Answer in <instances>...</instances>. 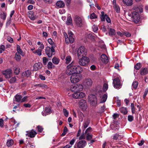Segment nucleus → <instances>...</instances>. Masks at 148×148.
Returning a JSON list of instances; mask_svg holds the SVG:
<instances>
[{"instance_id":"nucleus-21","label":"nucleus","mask_w":148,"mask_h":148,"mask_svg":"<svg viewBox=\"0 0 148 148\" xmlns=\"http://www.w3.org/2000/svg\"><path fill=\"white\" fill-rule=\"evenodd\" d=\"M123 3L127 6H131L133 4L132 0H122Z\"/></svg>"},{"instance_id":"nucleus-31","label":"nucleus","mask_w":148,"mask_h":148,"mask_svg":"<svg viewBox=\"0 0 148 148\" xmlns=\"http://www.w3.org/2000/svg\"><path fill=\"white\" fill-rule=\"evenodd\" d=\"M107 97V95L106 94H104L101 97V98L100 103H101L105 102L106 100Z\"/></svg>"},{"instance_id":"nucleus-60","label":"nucleus","mask_w":148,"mask_h":148,"mask_svg":"<svg viewBox=\"0 0 148 148\" xmlns=\"http://www.w3.org/2000/svg\"><path fill=\"white\" fill-rule=\"evenodd\" d=\"M103 90L106 91L108 89V86L107 84H104L103 86Z\"/></svg>"},{"instance_id":"nucleus-19","label":"nucleus","mask_w":148,"mask_h":148,"mask_svg":"<svg viewBox=\"0 0 148 148\" xmlns=\"http://www.w3.org/2000/svg\"><path fill=\"white\" fill-rule=\"evenodd\" d=\"M42 67V64L40 62L36 63L34 66V70L35 71H37L40 69Z\"/></svg>"},{"instance_id":"nucleus-22","label":"nucleus","mask_w":148,"mask_h":148,"mask_svg":"<svg viewBox=\"0 0 148 148\" xmlns=\"http://www.w3.org/2000/svg\"><path fill=\"white\" fill-rule=\"evenodd\" d=\"M133 9L135 10L137 13H142L143 11V8L141 6H140L139 7L134 6L133 8Z\"/></svg>"},{"instance_id":"nucleus-8","label":"nucleus","mask_w":148,"mask_h":148,"mask_svg":"<svg viewBox=\"0 0 148 148\" xmlns=\"http://www.w3.org/2000/svg\"><path fill=\"white\" fill-rule=\"evenodd\" d=\"M54 48L50 47L49 46H47L46 48L45 53L49 57H51L52 55H54V54H53L55 51Z\"/></svg>"},{"instance_id":"nucleus-55","label":"nucleus","mask_w":148,"mask_h":148,"mask_svg":"<svg viewBox=\"0 0 148 148\" xmlns=\"http://www.w3.org/2000/svg\"><path fill=\"white\" fill-rule=\"evenodd\" d=\"M72 0H64L67 6H68L71 4Z\"/></svg>"},{"instance_id":"nucleus-16","label":"nucleus","mask_w":148,"mask_h":148,"mask_svg":"<svg viewBox=\"0 0 148 148\" xmlns=\"http://www.w3.org/2000/svg\"><path fill=\"white\" fill-rule=\"evenodd\" d=\"M92 81L91 79L87 78L85 80L84 82V84L86 87H89L92 85Z\"/></svg>"},{"instance_id":"nucleus-14","label":"nucleus","mask_w":148,"mask_h":148,"mask_svg":"<svg viewBox=\"0 0 148 148\" xmlns=\"http://www.w3.org/2000/svg\"><path fill=\"white\" fill-rule=\"evenodd\" d=\"M116 0H113V7L115 11L117 13L120 12V8L119 5L116 3Z\"/></svg>"},{"instance_id":"nucleus-37","label":"nucleus","mask_w":148,"mask_h":148,"mask_svg":"<svg viewBox=\"0 0 148 148\" xmlns=\"http://www.w3.org/2000/svg\"><path fill=\"white\" fill-rule=\"evenodd\" d=\"M13 143V140L12 139L8 140L6 143V145L8 147L11 146Z\"/></svg>"},{"instance_id":"nucleus-6","label":"nucleus","mask_w":148,"mask_h":148,"mask_svg":"<svg viewBox=\"0 0 148 148\" xmlns=\"http://www.w3.org/2000/svg\"><path fill=\"white\" fill-rule=\"evenodd\" d=\"M132 16L133 21L135 23H138L140 20V17L138 14L136 12L134 11L132 12Z\"/></svg>"},{"instance_id":"nucleus-24","label":"nucleus","mask_w":148,"mask_h":148,"mask_svg":"<svg viewBox=\"0 0 148 148\" xmlns=\"http://www.w3.org/2000/svg\"><path fill=\"white\" fill-rule=\"evenodd\" d=\"M101 59L102 62L106 63L108 62V59L107 56L105 54H102L101 56Z\"/></svg>"},{"instance_id":"nucleus-36","label":"nucleus","mask_w":148,"mask_h":148,"mask_svg":"<svg viewBox=\"0 0 148 148\" xmlns=\"http://www.w3.org/2000/svg\"><path fill=\"white\" fill-rule=\"evenodd\" d=\"M66 23L67 25H70L72 24V19L70 16L68 17Z\"/></svg>"},{"instance_id":"nucleus-41","label":"nucleus","mask_w":148,"mask_h":148,"mask_svg":"<svg viewBox=\"0 0 148 148\" xmlns=\"http://www.w3.org/2000/svg\"><path fill=\"white\" fill-rule=\"evenodd\" d=\"M93 131L92 128L89 127L87 128L85 131V134H90V133Z\"/></svg>"},{"instance_id":"nucleus-25","label":"nucleus","mask_w":148,"mask_h":148,"mask_svg":"<svg viewBox=\"0 0 148 148\" xmlns=\"http://www.w3.org/2000/svg\"><path fill=\"white\" fill-rule=\"evenodd\" d=\"M31 74V71L29 70H27L23 73L22 75L23 77H28L30 76Z\"/></svg>"},{"instance_id":"nucleus-23","label":"nucleus","mask_w":148,"mask_h":148,"mask_svg":"<svg viewBox=\"0 0 148 148\" xmlns=\"http://www.w3.org/2000/svg\"><path fill=\"white\" fill-rule=\"evenodd\" d=\"M148 73V69L147 68H142L140 70V73L141 75H144Z\"/></svg>"},{"instance_id":"nucleus-50","label":"nucleus","mask_w":148,"mask_h":148,"mask_svg":"<svg viewBox=\"0 0 148 148\" xmlns=\"http://www.w3.org/2000/svg\"><path fill=\"white\" fill-rule=\"evenodd\" d=\"M48 61V59L47 58L45 57H44L42 58V62L43 64L44 65H46L47 63V62Z\"/></svg>"},{"instance_id":"nucleus-53","label":"nucleus","mask_w":148,"mask_h":148,"mask_svg":"<svg viewBox=\"0 0 148 148\" xmlns=\"http://www.w3.org/2000/svg\"><path fill=\"white\" fill-rule=\"evenodd\" d=\"M133 116L132 115H128V119L129 121L132 122L133 120Z\"/></svg>"},{"instance_id":"nucleus-1","label":"nucleus","mask_w":148,"mask_h":148,"mask_svg":"<svg viewBox=\"0 0 148 148\" xmlns=\"http://www.w3.org/2000/svg\"><path fill=\"white\" fill-rule=\"evenodd\" d=\"M82 71V68L77 66V63L74 61H73L67 66L66 73L68 75H72L76 73H79Z\"/></svg>"},{"instance_id":"nucleus-49","label":"nucleus","mask_w":148,"mask_h":148,"mask_svg":"<svg viewBox=\"0 0 148 148\" xmlns=\"http://www.w3.org/2000/svg\"><path fill=\"white\" fill-rule=\"evenodd\" d=\"M90 16L91 19H95L97 18V16L94 13L91 14Z\"/></svg>"},{"instance_id":"nucleus-43","label":"nucleus","mask_w":148,"mask_h":148,"mask_svg":"<svg viewBox=\"0 0 148 148\" xmlns=\"http://www.w3.org/2000/svg\"><path fill=\"white\" fill-rule=\"evenodd\" d=\"M76 85H73L71 86L70 90L72 92H76Z\"/></svg>"},{"instance_id":"nucleus-30","label":"nucleus","mask_w":148,"mask_h":148,"mask_svg":"<svg viewBox=\"0 0 148 148\" xmlns=\"http://www.w3.org/2000/svg\"><path fill=\"white\" fill-rule=\"evenodd\" d=\"M109 35L110 36L114 35L115 34V30L112 28H110L109 31Z\"/></svg>"},{"instance_id":"nucleus-51","label":"nucleus","mask_w":148,"mask_h":148,"mask_svg":"<svg viewBox=\"0 0 148 148\" xmlns=\"http://www.w3.org/2000/svg\"><path fill=\"white\" fill-rule=\"evenodd\" d=\"M5 49V46L3 45L0 47V53H1L3 51H4Z\"/></svg>"},{"instance_id":"nucleus-33","label":"nucleus","mask_w":148,"mask_h":148,"mask_svg":"<svg viewBox=\"0 0 148 148\" xmlns=\"http://www.w3.org/2000/svg\"><path fill=\"white\" fill-rule=\"evenodd\" d=\"M22 97L21 95L18 94L16 95L15 96V101L17 102H21Z\"/></svg>"},{"instance_id":"nucleus-28","label":"nucleus","mask_w":148,"mask_h":148,"mask_svg":"<svg viewBox=\"0 0 148 148\" xmlns=\"http://www.w3.org/2000/svg\"><path fill=\"white\" fill-rule=\"evenodd\" d=\"M18 52H16L15 53V56L14 58L15 60L17 62L19 61L21 58V57Z\"/></svg>"},{"instance_id":"nucleus-4","label":"nucleus","mask_w":148,"mask_h":148,"mask_svg":"<svg viewBox=\"0 0 148 148\" xmlns=\"http://www.w3.org/2000/svg\"><path fill=\"white\" fill-rule=\"evenodd\" d=\"M78 73H76L71 75L70 80L72 83L75 84L77 83L80 80L81 78L80 76Z\"/></svg>"},{"instance_id":"nucleus-12","label":"nucleus","mask_w":148,"mask_h":148,"mask_svg":"<svg viewBox=\"0 0 148 148\" xmlns=\"http://www.w3.org/2000/svg\"><path fill=\"white\" fill-rule=\"evenodd\" d=\"M85 94L82 92H76L73 95V97L75 99H80L84 97Z\"/></svg>"},{"instance_id":"nucleus-46","label":"nucleus","mask_w":148,"mask_h":148,"mask_svg":"<svg viewBox=\"0 0 148 148\" xmlns=\"http://www.w3.org/2000/svg\"><path fill=\"white\" fill-rule=\"evenodd\" d=\"M45 111L47 115L50 114L51 113V109L49 107H46L45 109Z\"/></svg>"},{"instance_id":"nucleus-29","label":"nucleus","mask_w":148,"mask_h":148,"mask_svg":"<svg viewBox=\"0 0 148 148\" xmlns=\"http://www.w3.org/2000/svg\"><path fill=\"white\" fill-rule=\"evenodd\" d=\"M17 52L19 53H20V54L23 56L24 55V53L22 50L20 48V46L17 45Z\"/></svg>"},{"instance_id":"nucleus-63","label":"nucleus","mask_w":148,"mask_h":148,"mask_svg":"<svg viewBox=\"0 0 148 148\" xmlns=\"http://www.w3.org/2000/svg\"><path fill=\"white\" fill-rule=\"evenodd\" d=\"M85 138L84 133L79 137V139L80 140L84 139Z\"/></svg>"},{"instance_id":"nucleus-32","label":"nucleus","mask_w":148,"mask_h":148,"mask_svg":"<svg viewBox=\"0 0 148 148\" xmlns=\"http://www.w3.org/2000/svg\"><path fill=\"white\" fill-rule=\"evenodd\" d=\"M48 42L51 45V48H55L56 46L51 39L49 38L48 40Z\"/></svg>"},{"instance_id":"nucleus-45","label":"nucleus","mask_w":148,"mask_h":148,"mask_svg":"<svg viewBox=\"0 0 148 148\" xmlns=\"http://www.w3.org/2000/svg\"><path fill=\"white\" fill-rule=\"evenodd\" d=\"M141 64L140 63H137L134 66V68L137 70H138L141 68Z\"/></svg>"},{"instance_id":"nucleus-13","label":"nucleus","mask_w":148,"mask_h":148,"mask_svg":"<svg viewBox=\"0 0 148 148\" xmlns=\"http://www.w3.org/2000/svg\"><path fill=\"white\" fill-rule=\"evenodd\" d=\"M90 119H85L84 120L82 124V129L83 132L84 131L85 129L88 127L90 123Z\"/></svg>"},{"instance_id":"nucleus-20","label":"nucleus","mask_w":148,"mask_h":148,"mask_svg":"<svg viewBox=\"0 0 148 148\" xmlns=\"http://www.w3.org/2000/svg\"><path fill=\"white\" fill-rule=\"evenodd\" d=\"M36 134L37 133L36 132L33 130H31L26 135H27L30 137L33 138L35 136Z\"/></svg>"},{"instance_id":"nucleus-10","label":"nucleus","mask_w":148,"mask_h":148,"mask_svg":"<svg viewBox=\"0 0 148 148\" xmlns=\"http://www.w3.org/2000/svg\"><path fill=\"white\" fill-rule=\"evenodd\" d=\"M86 145V142L85 140H80L75 145L74 148H84Z\"/></svg>"},{"instance_id":"nucleus-5","label":"nucleus","mask_w":148,"mask_h":148,"mask_svg":"<svg viewBox=\"0 0 148 148\" xmlns=\"http://www.w3.org/2000/svg\"><path fill=\"white\" fill-rule=\"evenodd\" d=\"M89 61L88 58L84 56L79 59L78 63L79 65L82 66H86L88 65Z\"/></svg>"},{"instance_id":"nucleus-7","label":"nucleus","mask_w":148,"mask_h":148,"mask_svg":"<svg viewBox=\"0 0 148 148\" xmlns=\"http://www.w3.org/2000/svg\"><path fill=\"white\" fill-rule=\"evenodd\" d=\"M89 100L90 104L93 106H95L97 103V99L95 96L94 95H90L89 96Z\"/></svg>"},{"instance_id":"nucleus-42","label":"nucleus","mask_w":148,"mask_h":148,"mask_svg":"<svg viewBox=\"0 0 148 148\" xmlns=\"http://www.w3.org/2000/svg\"><path fill=\"white\" fill-rule=\"evenodd\" d=\"M85 135H86V140H90L92 138L93 135L92 134H87Z\"/></svg>"},{"instance_id":"nucleus-27","label":"nucleus","mask_w":148,"mask_h":148,"mask_svg":"<svg viewBox=\"0 0 148 148\" xmlns=\"http://www.w3.org/2000/svg\"><path fill=\"white\" fill-rule=\"evenodd\" d=\"M119 110L121 113L124 114H127L128 112L127 109L124 107L120 108L119 109Z\"/></svg>"},{"instance_id":"nucleus-57","label":"nucleus","mask_w":148,"mask_h":148,"mask_svg":"<svg viewBox=\"0 0 148 148\" xmlns=\"http://www.w3.org/2000/svg\"><path fill=\"white\" fill-rule=\"evenodd\" d=\"M148 92V88H147L145 89V92L143 96L144 99H145L147 95Z\"/></svg>"},{"instance_id":"nucleus-47","label":"nucleus","mask_w":148,"mask_h":148,"mask_svg":"<svg viewBox=\"0 0 148 148\" xmlns=\"http://www.w3.org/2000/svg\"><path fill=\"white\" fill-rule=\"evenodd\" d=\"M0 16L1 19H3L4 20L5 19L6 16V14L4 12H3L0 14Z\"/></svg>"},{"instance_id":"nucleus-40","label":"nucleus","mask_w":148,"mask_h":148,"mask_svg":"<svg viewBox=\"0 0 148 148\" xmlns=\"http://www.w3.org/2000/svg\"><path fill=\"white\" fill-rule=\"evenodd\" d=\"M66 64H69L71 60V57L70 56H67L65 59Z\"/></svg>"},{"instance_id":"nucleus-61","label":"nucleus","mask_w":148,"mask_h":148,"mask_svg":"<svg viewBox=\"0 0 148 148\" xmlns=\"http://www.w3.org/2000/svg\"><path fill=\"white\" fill-rule=\"evenodd\" d=\"M106 19L107 22L108 23H110L111 22L110 19V18L106 14Z\"/></svg>"},{"instance_id":"nucleus-9","label":"nucleus","mask_w":148,"mask_h":148,"mask_svg":"<svg viewBox=\"0 0 148 148\" xmlns=\"http://www.w3.org/2000/svg\"><path fill=\"white\" fill-rule=\"evenodd\" d=\"M74 21L78 27H81L82 25V20L81 18L77 16H75Z\"/></svg>"},{"instance_id":"nucleus-38","label":"nucleus","mask_w":148,"mask_h":148,"mask_svg":"<svg viewBox=\"0 0 148 148\" xmlns=\"http://www.w3.org/2000/svg\"><path fill=\"white\" fill-rule=\"evenodd\" d=\"M121 136L118 134H115L113 136V139L116 140H120L121 138Z\"/></svg>"},{"instance_id":"nucleus-44","label":"nucleus","mask_w":148,"mask_h":148,"mask_svg":"<svg viewBox=\"0 0 148 148\" xmlns=\"http://www.w3.org/2000/svg\"><path fill=\"white\" fill-rule=\"evenodd\" d=\"M138 85V82L137 81L134 82L132 84V87L134 89H136Z\"/></svg>"},{"instance_id":"nucleus-34","label":"nucleus","mask_w":148,"mask_h":148,"mask_svg":"<svg viewBox=\"0 0 148 148\" xmlns=\"http://www.w3.org/2000/svg\"><path fill=\"white\" fill-rule=\"evenodd\" d=\"M53 63L55 64H58L60 61V60L56 57H53L52 59Z\"/></svg>"},{"instance_id":"nucleus-18","label":"nucleus","mask_w":148,"mask_h":148,"mask_svg":"<svg viewBox=\"0 0 148 148\" xmlns=\"http://www.w3.org/2000/svg\"><path fill=\"white\" fill-rule=\"evenodd\" d=\"M56 5L57 8H62L65 7V5L63 1L60 0L56 2Z\"/></svg>"},{"instance_id":"nucleus-54","label":"nucleus","mask_w":148,"mask_h":148,"mask_svg":"<svg viewBox=\"0 0 148 148\" xmlns=\"http://www.w3.org/2000/svg\"><path fill=\"white\" fill-rule=\"evenodd\" d=\"M92 28L93 29V31L94 32H96L98 30V28L97 26L95 25H93L92 26Z\"/></svg>"},{"instance_id":"nucleus-52","label":"nucleus","mask_w":148,"mask_h":148,"mask_svg":"<svg viewBox=\"0 0 148 148\" xmlns=\"http://www.w3.org/2000/svg\"><path fill=\"white\" fill-rule=\"evenodd\" d=\"M63 112L64 116L66 117H67L69 114L68 112L65 108L63 109Z\"/></svg>"},{"instance_id":"nucleus-35","label":"nucleus","mask_w":148,"mask_h":148,"mask_svg":"<svg viewBox=\"0 0 148 148\" xmlns=\"http://www.w3.org/2000/svg\"><path fill=\"white\" fill-rule=\"evenodd\" d=\"M55 67V66L51 62H49L47 64V68L49 69L50 70Z\"/></svg>"},{"instance_id":"nucleus-48","label":"nucleus","mask_w":148,"mask_h":148,"mask_svg":"<svg viewBox=\"0 0 148 148\" xmlns=\"http://www.w3.org/2000/svg\"><path fill=\"white\" fill-rule=\"evenodd\" d=\"M16 80V77H11L9 81L10 83H12L15 82Z\"/></svg>"},{"instance_id":"nucleus-17","label":"nucleus","mask_w":148,"mask_h":148,"mask_svg":"<svg viewBox=\"0 0 148 148\" xmlns=\"http://www.w3.org/2000/svg\"><path fill=\"white\" fill-rule=\"evenodd\" d=\"M12 73L11 70L10 69H7L3 72V74L4 75L6 78H9L10 77Z\"/></svg>"},{"instance_id":"nucleus-15","label":"nucleus","mask_w":148,"mask_h":148,"mask_svg":"<svg viewBox=\"0 0 148 148\" xmlns=\"http://www.w3.org/2000/svg\"><path fill=\"white\" fill-rule=\"evenodd\" d=\"M113 84L114 88H119L120 86V82L119 79L118 78H116L114 79Z\"/></svg>"},{"instance_id":"nucleus-11","label":"nucleus","mask_w":148,"mask_h":148,"mask_svg":"<svg viewBox=\"0 0 148 148\" xmlns=\"http://www.w3.org/2000/svg\"><path fill=\"white\" fill-rule=\"evenodd\" d=\"M79 105L82 110L84 111L85 110L87 107L86 101L83 99L80 100L79 102Z\"/></svg>"},{"instance_id":"nucleus-3","label":"nucleus","mask_w":148,"mask_h":148,"mask_svg":"<svg viewBox=\"0 0 148 148\" xmlns=\"http://www.w3.org/2000/svg\"><path fill=\"white\" fill-rule=\"evenodd\" d=\"M87 50L84 46H81L78 49L77 51V56L78 58L87 54Z\"/></svg>"},{"instance_id":"nucleus-62","label":"nucleus","mask_w":148,"mask_h":148,"mask_svg":"<svg viewBox=\"0 0 148 148\" xmlns=\"http://www.w3.org/2000/svg\"><path fill=\"white\" fill-rule=\"evenodd\" d=\"M88 37L89 38L91 39H94L95 38L94 36L92 35V34H89L88 35Z\"/></svg>"},{"instance_id":"nucleus-2","label":"nucleus","mask_w":148,"mask_h":148,"mask_svg":"<svg viewBox=\"0 0 148 148\" xmlns=\"http://www.w3.org/2000/svg\"><path fill=\"white\" fill-rule=\"evenodd\" d=\"M68 35L69 37L66 33H64L66 43L67 44L69 43H73L74 41V39L73 37V34L72 32L71 31H69Z\"/></svg>"},{"instance_id":"nucleus-56","label":"nucleus","mask_w":148,"mask_h":148,"mask_svg":"<svg viewBox=\"0 0 148 148\" xmlns=\"http://www.w3.org/2000/svg\"><path fill=\"white\" fill-rule=\"evenodd\" d=\"M14 73L18 75L19 72V69L18 68L14 67Z\"/></svg>"},{"instance_id":"nucleus-59","label":"nucleus","mask_w":148,"mask_h":148,"mask_svg":"<svg viewBox=\"0 0 148 148\" xmlns=\"http://www.w3.org/2000/svg\"><path fill=\"white\" fill-rule=\"evenodd\" d=\"M37 128L38 131L40 132H42L43 130V128L42 127L39 125L37 126Z\"/></svg>"},{"instance_id":"nucleus-58","label":"nucleus","mask_w":148,"mask_h":148,"mask_svg":"<svg viewBox=\"0 0 148 148\" xmlns=\"http://www.w3.org/2000/svg\"><path fill=\"white\" fill-rule=\"evenodd\" d=\"M131 108H132V113L133 114H134V113L135 112V109H134V105L133 104V103H131Z\"/></svg>"},{"instance_id":"nucleus-39","label":"nucleus","mask_w":148,"mask_h":148,"mask_svg":"<svg viewBox=\"0 0 148 148\" xmlns=\"http://www.w3.org/2000/svg\"><path fill=\"white\" fill-rule=\"evenodd\" d=\"M41 49H40L39 48H38L37 50L33 51L34 53H37V55L39 56H40L41 55Z\"/></svg>"},{"instance_id":"nucleus-26","label":"nucleus","mask_w":148,"mask_h":148,"mask_svg":"<svg viewBox=\"0 0 148 148\" xmlns=\"http://www.w3.org/2000/svg\"><path fill=\"white\" fill-rule=\"evenodd\" d=\"M76 92H79L81 91L82 90L83 87V85L81 84H76Z\"/></svg>"},{"instance_id":"nucleus-64","label":"nucleus","mask_w":148,"mask_h":148,"mask_svg":"<svg viewBox=\"0 0 148 148\" xmlns=\"http://www.w3.org/2000/svg\"><path fill=\"white\" fill-rule=\"evenodd\" d=\"M7 40L11 43H13V38L10 37H8L7 38Z\"/></svg>"}]
</instances>
